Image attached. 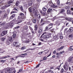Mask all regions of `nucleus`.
Here are the masks:
<instances>
[{
  "mask_svg": "<svg viewBox=\"0 0 73 73\" xmlns=\"http://www.w3.org/2000/svg\"><path fill=\"white\" fill-rule=\"evenodd\" d=\"M7 31H3L1 34V36H3L4 35H7Z\"/></svg>",
  "mask_w": 73,
  "mask_h": 73,
  "instance_id": "obj_1",
  "label": "nucleus"
},
{
  "mask_svg": "<svg viewBox=\"0 0 73 73\" xmlns=\"http://www.w3.org/2000/svg\"><path fill=\"white\" fill-rule=\"evenodd\" d=\"M7 14H3L1 17V18L2 20H4V19H5L7 17Z\"/></svg>",
  "mask_w": 73,
  "mask_h": 73,
  "instance_id": "obj_2",
  "label": "nucleus"
},
{
  "mask_svg": "<svg viewBox=\"0 0 73 73\" xmlns=\"http://www.w3.org/2000/svg\"><path fill=\"white\" fill-rule=\"evenodd\" d=\"M53 24L52 23H50V24H49L48 25V27H50L49 29H51L53 27Z\"/></svg>",
  "mask_w": 73,
  "mask_h": 73,
  "instance_id": "obj_3",
  "label": "nucleus"
},
{
  "mask_svg": "<svg viewBox=\"0 0 73 73\" xmlns=\"http://www.w3.org/2000/svg\"><path fill=\"white\" fill-rule=\"evenodd\" d=\"M42 38H46L47 39L49 38V36L48 35H45L43 36Z\"/></svg>",
  "mask_w": 73,
  "mask_h": 73,
  "instance_id": "obj_4",
  "label": "nucleus"
},
{
  "mask_svg": "<svg viewBox=\"0 0 73 73\" xmlns=\"http://www.w3.org/2000/svg\"><path fill=\"white\" fill-rule=\"evenodd\" d=\"M6 24V23L5 22H0V25L3 26Z\"/></svg>",
  "mask_w": 73,
  "mask_h": 73,
  "instance_id": "obj_5",
  "label": "nucleus"
},
{
  "mask_svg": "<svg viewBox=\"0 0 73 73\" xmlns=\"http://www.w3.org/2000/svg\"><path fill=\"white\" fill-rule=\"evenodd\" d=\"M12 68H8L7 70H6L5 71V73H8V72H9V71H12Z\"/></svg>",
  "mask_w": 73,
  "mask_h": 73,
  "instance_id": "obj_6",
  "label": "nucleus"
},
{
  "mask_svg": "<svg viewBox=\"0 0 73 73\" xmlns=\"http://www.w3.org/2000/svg\"><path fill=\"white\" fill-rule=\"evenodd\" d=\"M19 9L21 10V11H22V12H24V9H23V6H20Z\"/></svg>",
  "mask_w": 73,
  "mask_h": 73,
  "instance_id": "obj_7",
  "label": "nucleus"
},
{
  "mask_svg": "<svg viewBox=\"0 0 73 73\" xmlns=\"http://www.w3.org/2000/svg\"><path fill=\"white\" fill-rule=\"evenodd\" d=\"M9 40L10 42H12V41H13V38H12V37L11 36L9 38Z\"/></svg>",
  "mask_w": 73,
  "mask_h": 73,
  "instance_id": "obj_8",
  "label": "nucleus"
},
{
  "mask_svg": "<svg viewBox=\"0 0 73 73\" xmlns=\"http://www.w3.org/2000/svg\"><path fill=\"white\" fill-rule=\"evenodd\" d=\"M50 7H53V8H57V6H56L54 4H53V3L51 5H50Z\"/></svg>",
  "mask_w": 73,
  "mask_h": 73,
  "instance_id": "obj_9",
  "label": "nucleus"
},
{
  "mask_svg": "<svg viewBox=\"0 0 73 73\" xmlns=\"http://www.w3.org/2000/svg\"><path fill=\"white\" fill-rule=\"evenodd\" d=\"M73 31V27H71L69 29L68 32H72Z\"/></svg>",
  "mask_w": 73,
  "mask_h": 73,
  "instance_id": "obj_10",
  "label": "nucleus"
},
{
  "mask_svg": "<svg viewBox=\"0 0 73 73\" xmlns=\"http://www.w3.org/2000/svg\"><path fill=\"white\" fill-rule=\"evenodd\" d=\"M54 39H55V40H57L58 39V37L56 35L54 36H53Z\"/></svg>",
  "mask_w": 73,
  "mask_h": 73,
  "instance_id": "obj_11",
  "label": "nucleus"
},
{
  "mask_svg": "<svg viewBox=\"0 0 73 73\" xmlns=\"http://www.w3.org/2000/svg\"><path fill=\"white\" fill-rule=\"evenodd\" d=\"M64 46H61V47L60 48L57 49V50H58L59 51H60V50H61V49H63V48H64Z\"/></svg>",
  "mask_w": 73,
  "mask_h": 73,
  "instance_id": "obj_12",
  "label": "nucleus"
},
{
  "mask_svg": "<svg viewBox=\"0 0 73 73\" xmlns=\"http://www.w3.org/2000/svg\"><path fill=\"white\" fill-rule=\"evenodd\" d=\"M63 68L64 70H68V68L66 66H64Z\"/></svg>",
  "mask_w": 73,
  "mask_h": 73,
  "instance_id": "obj_13",
  "label": "nucleus"
},
{
  "mask_svg": "<svg viewBox=\"0 0 73 73\" xmlns=\"http://www.w3.org/2000/svg\"><path fill=\"white\" fill-rule=\"evenodd\" d=\"M66 20H67L68 21H72V18H69L66 19Z\"/></svg>",
  "mask_w": 73,
  "mask_h": 73,
  "instance_id": "obj_14",
  "label": "nucleus"
},
{
  "mask_svg": "<svg viewBox=\"0 0 73 73\" xmlns=\"http://www.w3.org/2000/svg\"><path fill=\"white\" fill-rule=\"evenodd\" d=\"M56 3L57 4V5H60V0H56Z\"/></svg>",
  "mask_w": 73,
  "mask_h": 73,
  "instance_id": "obj_15",
  "label": "nucleus"
},
{
  "mask_svg": "<svg viewBox=\"0 0 73 73\" xmlns=\"http://www.w3.org/2000/svg\"><path fill=\"white\" fill-rule=\"evenodd\" d=\"M15 14H13L10 17V19H13L15 17Z\"/></svg>",
  "mask_w": 73,
  "mask_h": 73,
  "instance_id": "obj_16",
  "label": "nucleus"
},
{
  "mask_svg": "<svg viewBox=\"0 0 73 73\" xmlns=\"http://www.w3.org/2000/svg\"><path fill=\"white\" fill-rule=\"evenodd\" d=\"M7 58V56L4 57V56H3L2 57L0 58V60H1L2 59H5V58Z\"/></svg>",
  "mask_w": 73,
  "mask_h": 73,
  "instance_id": "obj_17",
  "label": "nucleus"
},
{
  "mask_svg": "<svg viewBox=\"0 0 73 73\" xmlns=\"http://www.w3.org/2000/svg\"><path fill=\"white\" fill-rule=\"evenodd\" d=\"M20 4V2H16V3H15V5L16 6H17V7L19 6V5Z\"/></svg>",
  "mask_w": 73,
  "mask_h": 73,
  "instance_id": "obj_18",
  "label": "nucleus"
},
{
  "mask_svg": "<svg viewBox=\"0 0 73 73\" xmlns=\"http://www.w3.org/2000/svg\"><path fill=\"white\" fill-rule=\"evenodd\" d=\"M52 11V9H48L47 11V13H49V12H51V11Z\"/></svg>",
  "mask_w": 73,
  "mask_h": 73,
  "instance_id": "obj_19",
  "label": "nucleus"
},
{
  "mask_svg": "<svg viewBox=\"0 0 73 73\" xmlns=\"http://www.w3.org/2000/svg\"><path fill=\"white\" fill-rule=\"evenodd\" d=\"M29 10L30 12H32V7H29Z\"/></svg>",
  "mask_w": 73,
  "mask_h": 73,
  "instance_id": "obj_20",
  "label": "nucleus"
},
{
  "mask_svg": "<svg viewBox=\"0 0 73 73\" xmlns=\"http://www.w3.org/2000/svg\"><path fill=\"white\" fill-rule=\"evenodd\" d=\"M60 12V13H62H62H64V12H65V10L64 9H61Z\"/></svg>",
  "mask_w": 73,
  "mask_h": 73,
  "instance_id": "obj_21",
  "label": "nucleus"
},
{
  "mask_svg": "<svg viewBox=\"0 0 73 73\" xmlns=\"http://www.w3.org/2000/svg\"><path fill=\"white\" fill-rule=\"evenodd\" d=\"M6 8H7V6H3L2 7V8H0V9H5Z\"/></svg>",
  "mask_w": 73,
  "mask_h": 73,
  "instance_id": "obj_22",
  "label": "nucleus"
},
{
  "mask_svg": "<svg viewBox=\"0 0 73 73\" xmlns=\"http://www.w3.org/2000/svg\"><path fill=\"white\" fill-rule=\"evenodd\" d=\"M34 28V30L35 31H37V28H38V27H37V25H35V26Z\"/></svg>",
  "mask_w": 73,
  "mask_h": 73,
  "instance_id": "obj_23",
  "label": "nucleus"
},
{
  "mask_svg": "<svg viewBox=\"0 0 73 73\" xmlns=\"http://www.w3.org/2000/svg\"><path fill=\"white\" fill-rule=\"evenodd\" d=\"M64 68H62L60 71V73H64Z\"/></svg>",
  "mask_w": 73,
  "mask_h": 73,
  "instance_id": "obj_24",
  "label": "nucleus"
},
{
  "mask_svg": "<svg viewBox=\"0 0 73 73\" xmlns=\"http://www.w3.org/2000/svg\"><path fill=\"white\" fill-rule=\"evenodd\" d=\"M61 66V64H60V65L58 66L56 68V69H58V70H60V67Z\"/></svg>",
  "mask_w": 73,
  "mask_h": 73,
  "instance_id": "obj_25",
  "label": "nucleus"
},
{
  "mask_svg": "<svg viewBox=\"0 0 73 73\" xmlns=\"http://www.w3.org/2000/svg\"><path fill=\"white\" fill-rule=\"evenodd\" d=\"M29 42V40L28 39V40H24L23 41V42L24 43H25V42L26 43H28V42Z\"/></svg>",
  "mask_w": 73,
  "mask_h": 73,
  "instance_id": "obj_26",
  "label": "nucleus"
},
{
  "mask_svg": "<svg viewBox=\"0 0 73 73\" xmlns=\"http://www.w3.org/2000/svg\"><path fill=\"white\" fill-rule=\"evenodd\" d=\"M46 32L43 33L42 35L40 37V38H42V36H44V35H46Z\"/></svg>",
  "mask_w": 73,
  "mask_h": 73,
  "instance_id": "obj_27",
  "label": "nucleus"
},
{
  "mask_svg": "<svg viewBox=\"0 0 73 73\" xmlns=\"http://www.w3.org/2000/svg\"><path fill=\"white\" fill-rule=\"evenodd\" d=\"M42 11H46L47 9H46V8L45 7H43L42 8Z\"/></svg>",
  "mask_w": 73,
  "mask_h": 73,
  "instance_id": "obj_28",
  "label": "nucleus"
},
{
  "mask_svg": "<svg viewBox=\"0 0 73 73\" xmlns=\"http://www.w3.org/2000/svg\"><path fill=\"white\" fill-rule=\"evenodd\" d=\"M37 17L38 18V19H40L41 18V15H40V14H38L37 15Z\"/></svg>",
  "mask_w": 73,
  "mask_h": 73,
  "instance_id": "obj_29",
  "label": "nucleus"
},
{
  "mask_svg": "<svg viewBox=\"0 0 73 73\" xmlns=\"http://www.w3.org/2000/svg\"><path fill=\"white\" fill-rule=\"evenodd\" d=\"M13 3V1L10 0L8 2V4H11V3Z\"/></svg>",
  "mask_w": 73,
  "mask_h": 73,
  "instance_id": "obj_30",
  "label": "nucleus"
},
{
  "mask_svg": "<svg viewBox=\"0 0 73 73\" xmlns=\"http://www.w3.org/2000/svg\"><path fill=\"white\" fill-rule=\"evenodd\" d=\"M33 23H36V19H33Z\"/></svg>",
  "mask_w": 73,
  "mask_h": 73,
  "instance_id": "obj_31",
  "label": "nucleus"
},
{
  "mask_svg": "<svg viewBox=\"0 0 73 73\" xmlns=\"http://www.w3.org/2000/svg\"><path fill=\"white\" fill-rule=\"evenodd\" d=\"M24 28L25 30H27V29H28V27L27 26H25Z\"/></svg>",
  "mask_w": 73,
  "mask_h": 73,
  "instance_id": "obj_32",
  "label": "nucleus"
},
{
  "mask_svg": "<svg viewBox=\"0 0 73 73\" xmlns=\"http://www.w3.org/2000/svg\"><path fill=\"white\" fill-rule=\"evenodd\" d=\"M44 52H45V54H47L49 52V51H47V50H45L44 51Z\"/></svg>",
  "mask_w": 73,
  "mask_h": 73,
  "instance_id": "obj_33",
  "label": "nucleus"
},
{
  "mask_svg": "<svg viewBox=\"0 0 73 73\" xmlns=\"http://www.w3.org/2000/svg\"><path fill=\"white\" fill-rule=\"evenodd\" d=\"M0 61L1 62H2L3 63L4 62H5L6 61V60H0Z\"/></svg>",
  "mask_w": 73,
  "mask_h": 73,
  "instance_id": "obj_34",
  "label": "nucleus"
},
{
  "mask_svg": "<svg viewBox=\"0 0 73 73\" xmlns=\"http://www.w3.org/2000/svg\"><path fill=\"white\" fill-rule=\"evenodd\" d=\"M68 37H69V38H70V37H71V38H73V35H69L68 36Z\"/></svg>",
  "mask_w": 73,
  "mask_h": 73,
  "instance_id": "obj_35",
  "label": "nucleus"
},
{
  "mask_svg": "<svg viewBox=\"0 0 73 73\" xmlns=\"http://www.w3.org/2000/svg\"><path fill=\"white\" fill-rule=\"evenodd\" d=\"M42 16H44L45 15H46H46L45 13L43 12L42 13Z\"/></svg>",
  "mask_w": 73,
  "mask_h": 73,
  "instance_id": "obj_36",
  "label": "nucleus"
},
{
  "mask_svg": "<svg viewBox=\"0 0 73 73\" xmlns=\"http://www.w3.org/2000/svg\"><path fill=\"white\" fill-rule=\"evenodd\" d=\"M65 8L67 9H69V8H70V6H67L65 7Z\"/></svg>",
  "mask_w": 73,
  "mask_h": 73,
  "instance_id": "obj_37",
  "label": "nucleus"
},
{
  "mask_svg": "<svg viewBox=\"0 0 73 73\" xmlns=\"http://www.w3.org/2000/svg\"><path fill=\"white\" fill-rule=\"evenodd\" d=\"M18 11V9L16 8V7H14L13 9V11Z\"/></svg>",
  "mask_w": 73,
  "mask_h": 73,
  "instance_id": "obj_38",
  "label": "nucleus"
},
{
  "mask_svg": "<svg viewBox=\"0 0 73 73\" xmlns=\"http://www.w3.org/2000/svg\"><path fill=\"white\" fill-rule=\"evenodd\" d=\"M25 49V46H24L22 47V48H21V50H24V49Z\"/></svg>",
  "mask_w": 73,
  "mask_h": 73,
  "instance_id": "obj_39",
  "label": "nucleus"
},
{
  "mask_svg": "<svg viewBox=\"0 0 73 73\" xmlns=\"http://www.w3.org/2000/svg\"><path fill=\"white\" fill-rule=\"evenodd\" d=\"M16 34H14L13 35V38H15V37H16Z\"/></svg>",
  "mask_w": 73,
  "mask_h": 73,
  "instance_id": "obj_40",
  "label": "nucleus"
},
{
  "mask_svg": "<svg viewBox=\"0 0 73 73\" xmlns=\"http://www.w3.org/2000/svg\"><path fill=\"white\" fill-rule=\"evenodd\" d=\"M1 39L2 41H5V38H1Z\"/></svg>",
  "mask_w": 73,
  "mask_h": 73,
  "instance_id": "obj_41",
  "label": "nucleus"
},
{
  "mask_svg": "<svg viewBox=\"0 0 73 73\" xmlns=\"http://www.w3.org/2000/svg\"><path fill=\"white\" fill-rule=\"evenodd\" d=\"M42 31V29H39L38 31V33H40V32H41Z\"/></svg>",
  "mask_w": 73,
  "mask_h": 73,
  "instance_id": "obj_42",
  "label": "nucleus"
},
{
  "mask_svg": "<svg viewBox=\"0 0 73 73\" xmlns=\"http://www.w3.org/2000/svg\"><path fill=\"white\" fill-rule=\"evenodd\" d=\"M72 58H70L68 60V62H70L71 61H72Z\"/></svg>",
  "mask_w": 73,
  "mask_h": 73,
  "instance_id": "obj_43",
  "label": "nucleus"
},
{
  "mask_svg": "<svg viewBox=\"0 0 73 73\" xmlns=\"http://www.w3.org/2000/svg\"><path fill=\"white\" fill-rule=\"evenodd\" d=\"M27 54H27V53H25V54H21V55H23L24 56L27 55Z\"/></svg>",
  "mask_w": 73,
  "mask_h": 73,
  "instance_id": "obj_44",
  "label": "nucleus"
},
{
  "mask_svg": "<svg viewBox=\"0 0 73 73\" xmlns=\"http://www.w3.org/2000/svg\"><path fill=\"white\" fill-rule=\"evenodd\" d=\"M35 8H33L32 9V12H35Z\"/></svg>",
  "mask_w": 73,
  "mask_h": 73,
  "instance_id": "obj_45",
  "label": "nucleus"
},
{
  "mask_svg": "<svg viewBox=\"0 0 73 73\" xmlns=\"http://www.w3.org/2000/svg\"><path fill=\"white\" fill-rule=\"evenodd\" d=\"M46 59H47L46 57L45 56L43 57V60H46Z\"/></svg>",
  "mask_w": 73,
  "mask_h": 73,
  "instance_id": "obj_46",
  "label": "nucleus"
},
{
  "mask_svg": "<svg viewBox=\"0 0 73 73\" xmlns=\"http://www.w3.org/2000/svg\"><path fill=\"white\" fill-rule=\"evenodd\" d=\"M32 3H28V5H29V6H31V5H32Z\"/></svg>",
  "mask_w": 73,
  "mask_h": 73,
  "instance_id": "obj_47",
  "label": "nucleus"
},
{
  "mask_svg": "<svg viewBox=\"0 0 73 73\" xmlns=\"http://www.w3.org/2000/svg\"><path fill=\"white\" fill-rule=\"evenodd\" d=\"M16 13V11H12L11 13L10 14L11 15L12 14V13Z\"/></svg>",
  "mask_w": 73,
  "mask_h": 73,
  "instance_id": "obj_48",
  "label": "nucleus"
},
{
  "mask_svg": "<svg viewBox=\"0 0 73 73\" xmlns=\"http://www.w3.org/2000/svg\"><path fill=\"white\" fill-rule=\"evenodd\" d=\"M48 27H48V26L46 27V28L45 29V31H47V30H48Z\"/></svg>",
  "mask_w": 73,
  "mask_h": 73,
  "instance_id": "obj_49",
  "label": "nucleus"
},
{
  "mask_svg": "<svg viewBox=\"0 0 73 73\" xmlns=\"http://www.w3.org/2000/svg\"><path fill=\"white\" fill-rule=\"evenodd\" d=\"M21 22V21H18L17 23H16V24H19V23H20Z\"/></svg>",
  "mask_w": 73,
  "mask_h": 73,
  "instance_id": "obj_50",
  "label": "nucleus"
},
{
  "mask_svg": "<svg viewBox=\"0 0 73 73\" xmlns=\"http://www.w3.org/2000/svg\"><path fill=\"white\" fill-rule=\"evenodd\" d=\"M67 12L68 13H70L71 12H70V11L69 10H68L67 11Z\"/></svg>",
  "mask_w": 73,
  "mask_h": 73,
  "instance_id": "obj_51",
  "label": "nucleus"
},
{
  "mask_svg": "<svg viewBox=\"0 0 73 73\" xmlns=\"http://www.w3.org/2000/svg\"><path fill=\"white\" fill-rule=\"evenodd\" d=\"M44 21V19L43 18L41 19V20L40 21V23H42V21Z\"/></svg>",
  "mask_w": 73,
  "mask_h": 73,
  "instance_id": "obj_52",
  "label": "nucleus"
},
{
  "mask_svg": "<svg viewBox=\"0 0 73 73\" xmlns=\"http://www.w3.org/2000/svg\"><path fill=\"white\" fill-rule=\"evenodd\" d=\"M65 52L64 51H62V52H60L59 54H62V53H64Z\"/></svg>",
  "mask_w": 73,
  "mask_h": 73,
  "instance_id": "obj_53",
  "label": "nucleus"
},
{
  "mask_svg": "<svg viewBox=\"0 0 73 73\" xmlns=\"http://www.w3.org/2000/svg\"><path fill=\"white\" fill-rule=\"evenodd\" d=\"M70 3V2H69L68 1H67V2L66 3V4H69V3Z\"/></svg>",
  "mask_w": 73,
  "mask_h": 73,
  "instance_id": "obj_54",
  "label": "nucleus"
},
{
  "mask_svg": "<svg viewBox=\"0 0 73 73\" xmlns=\"http://www.w3.org/2000/svg\"><path fill=\"white\" fill-rule=\"evenodd\" d=\"M20 16H24V14L23 13H20Z\"/></svg>",
  "mask_w": 73,
  "mask_h": 73,
  "instance_id": "obj_55",
  "label": "nucleus"
},
{
  "mask_svg": "<svg viewBox=\"0 0 73 73\" xmlns=\"http://www.w3.org/2000/svg\"><path fill=\"white\" fill-rule=\"evenodd\" d=\"M29 28L31 31H32V30H33V29H32V27H31V26H29Z\"/></svg>",
  "mask_w": 73,
  "mask_h": 73,
  "instance_id": "obj_56",
  "label": "nucleus"
},
{
  "mask_svg": "<svg viewBox=\"0 0 73 73\" xmlns=\"http://www.w3.org/2000/svg\"><path fill=\"white\" fill-rule=\"evenodd\" d=\"M50 4H51L52 5L53 4V3L51 1H50L48 2Z\"/></svg>",
  "mask_w": 73,
  "mask_h": 73,
  "instance_id": "obj_57",
  "label": "nucleus"
},
{
  "mask_svg": "<svg viewBox=\"0 0 73 73\" xmlns=\"http://www.w3.org/2000/svg\"><path fill=\"white\" fill-rule=\"evenodd\" d=\"M51 54H52V52H50L49 54V55H48V56H47V57H49V56H50L51 55Z\"/></svg>",
  "mask_w": 73,
  "mask_h": 73,
  "instance_id": "obj_58",
  "label": "nucleus"
},
{
  "mask_svg": "<svg viewBox=\"0 0 73 73\" xmlns=\"http://www.w3.org/2000/svg\"><path fill=\"white\" fill-rule=\"evenodd\" d=\"M60 39H62V38H63V36H60Z\"/></svg>",
  "mask_w": 73,
  "mask_h": 73,
  "instance_id": "obj_59",
  "label": "nucleus"
},
{
  "mask_svg": "<svg viewBox=\"0 0 73 73\" xmlns=\"http://www.w3.org/2000/svg\"><path fill=\"white\" fill-rule=\"evenodd\" d=\"M40 64H41V63H40L38 64V65H37V66H36V68H38V67H39V66L40 65Z\"/></svg>",
  "mask_w": 73,
  "mask_h": 73,
  "instance_id": "obj_60",
  "label": "nucleus"
},
{
  "mask_svg": "<svg viewBox=\"0 0 73 73\" xmlns=\"http://www.w3.org/2000/svg\"><path fill=\"white\" fill-rule=\"evenodd\" d=\"M53 53H54V54H56V50H54Z\"/></svg>",
  "mask_w": 73,
  "mask_h": 73,
  "instance_id": "obj_61",
  "label": "nucleus"
},
{
  "mask_svg": "<svg viewBox=\"0 0 73 73\" xmlns=\"http://www.w3.org/2000/svg\"><path fill=\"white\" fill-rule=\"evenodd\" d=\"M20 28V26H17L15 28V29H18Z\"/></svg>",
  "mask_w": 73,
  "mask_h": 73,
  "instance_id": "obj_62",
  "label": "nucleus"
},
{
  "mask_svg": "<svg viewBox=\"0 0 73 73\" xmlns=\"http://www.w3.org/2000/svg\"><path fill=\"white\" fill-rule=\"evenodd\" d=\"M54 29H52L51 30V32H54Z\"/></svg>",
  "mask_w": 73,
  "mask_h": 73,
  "instance_id": "obj_63",
  "label": "nucleus"
},
{
  "mask_svg": "<svg viewBox=\"0 0 73 73\" xmlns=\"http://www.w3.org/2000/svg\"><path fill=\"white\" fill-rule=\"evenodd\" d=\"M22 72V69H21L19 70V72Z\"/></svg>",
  "mask_w": 73,
  "mask_h": 73,
  "instance_id": "obj_64",
  "label": "nucleus"
}]
</instances>
